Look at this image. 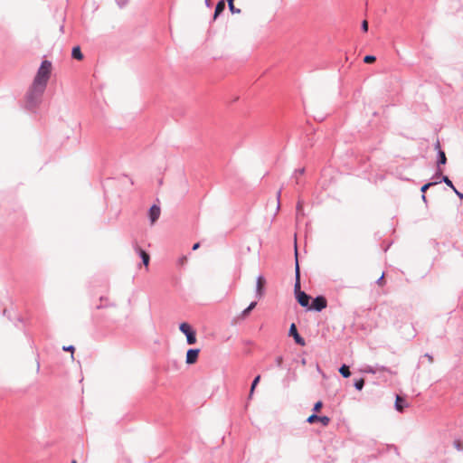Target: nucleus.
Masks as SVG:
<instances>
[{"label": "nucleus", "mask_w": 463, "mask_h": 463, "mask_svg": "<svg viewBox=\"0 0 463 463\" xmlns=\"http://www.w3.org/2000/svg\"><path fill=\"white\" fill-rule=\"evenodd\" d=\"M408 404L405 402L404 399L401 397L400 395L396 396L395 401V408L399 411H402L405 407H407Z\"/></svg>", "instance_id": "obj_12"}, {"label": "nucleus", "mask_w": 463, "mask_h": 463, "mask_svg": "<svg viewBox=\"0 0 463 463\" xmlns=\"http://www.w3.org/2000/svg\"><path fill=\"white\" fill-rule=\"evenodd\" d=\"M200 350L199 349H189L186 353V364H194L196 363L199 356Z\"/></svg>", "instance_id": "obj_6"}, {"label": "nucleus", "mask_w": 463, "mask_h": 463, "mask_svg": "<svg viewBox=\"0 0 463 463\" xmlns=\"http://www.w3.org/2000/svg\"><path fill=\"white\" fill-rule=\"evenodd\" d=\"M228 6H229V9L231 10V12H232V14H239V13H241V10H240V9L235 8V6H234V3H232V4H228Z\"/></svg>", "instance_id": "obj_23"}, {"label": "nucleus", "mask_w": 463, "mask_h": 463, "mask_svg": "<svg viewBox=\"0 0 463 463\" xmlns=\"http://www.w3.org/2000/svg\"><path fill=\"white\" fill-rule=\"evenodd\" d=\"M294 291L295 295H297L299 292H302L300 290V274H299V266L298 260L296 261V282L294 286Z\"/></svg>", "instance_id": "obj_9"}, {"label": "nucleus", "mask_w": 463, "mask_h": 463, "mask_svg": "<svg viewBox=\"0 0 463 463\" xmlns=\"http://www.w3.org/2000/svg\"><path fill=\"white\" fill-rule=\"evenodd\" d=\"M256 305H257L256 302H251L248 307L251 311L252 309L255 308Z\"/></svg>", "instance_id": "obj_32"}, {"label": "nucleus", "mask_w": 463, "mask_h": 463, "mask_svg": "<svg viewBox=\"0 0 463 463\" xmlns=\"http://www.w3.org/2000/svg\"><path fill=\"white\" fill-rule=\"evenodd\" d=\"M160 213H161V210H160L159 206L153 205L150 208L149 218H150V221H151L152 224H154L158 220V218L160 216Z\"/></svg>", "instance_id": "obj_7"}, {"label": "nucleus", "mask_w": 463, "mask_h": 463, "mask_svg": "<svg viewBox=\"0 0 463 463\" xmlns=\"http://www.w3.org/2000/svg\"><path fill=\"white\" fill-rule=\"evenodd\" d=\"M289 335L293 336L297 344L304 346L306 345L305 340L299 335L295 324H291L289 328Z\"/></svg>", "instance_id": "obj_5"}, {"label": "nucleus", "mask_w": 463, "mask_h": 463, "mask_svg": "<svg viewBox=\"0 0 463 463\" xmlns=\"http://www.w3.org/2000/svg\"><path fill=\"white\" fill-rule=\"evenodd\" d=\"M250 313V310L249 309V307H247L246 309H244L242 312H241V317L242 318H245L249 316V314Z\"/></svg>", "instance_id": "obj_26"}, {"label": "nucleus", "mask_w": 463, "mask_h": 463, "mask_svg": "<svg viewBox=\"0 0 463 463\" xmlns=\"http://www.w3.org/2000/svg\"><path fill=\"white\" fill-rule=\"evenodd\" d=\"M265 279L261 276H260L257 279V295L259 298H261L263 296V288L265 286Z\"/></svg>", "instance_id": "obj_10"}, {"label": "nucleus", "mask_w": 463, "mask_h": 463, "mask_svg": "<svg viewBox=\"0 0 463 463\" xmlns=\"http://www.w3.org/2000/svg\"><path fill=\"white\" fill-rule=\"evenodd\" d=\"M425 356L428 358V361L430 363H433V356L432 355L427 354H425Z\"/></svg>", "instance_id": "obj_33"}, {"label": "nucleus", "mask_w": 463, "mask_h": 463, "mask_svg": "<svg viewBox=\"0 0 463 463\" xmlns=\"http://www.w3.org/2000/svg\"><path fill=\"white\" fill-rule=\"evenodd\" d=\"M455 192V194L459 197V198H462L463 199V194L459 193L456 188L455 190H453Z\"/></svg>", "instance_id": "obj_34"}, {"label": "nucleus", "mask_w": 463, "mask_h": 463, "mask_svg": "<svg viewBox=\"0 0 463 463\" xmlns=\"http://www.w3.org/2000/svg\"><path fill=\"white\" fill-rule=\"evenodd\" d=\"M454 444H455V447H456L457 449H458V450L463 449V444L461 443V441L456 440L454 442Z\"/></svg>", "instance_id": "obj_27"}, {"label": "nucleus", "mask_w": 463, "mask_h": 463, "mask_svg": "<svg viewBox=\"0 0 463 463\" xmlns=\"http://www.w3.org/2000/svg\"><path fill=\"white\" fill-rule=\"evenodd\" d=\"M302 209H303V203H302V202L298 201V205H297V211L300 212V211H302Z\"/></svg>", "instance_id": "obj_31"}, {"label": "nucleus", "mask_w": 463, "mask_h": 463, "mask_svg": "<svg viewBox=\"0 0 463 463\" xmlns=\"http://www.w3.org/2000/svg\"><path fill=\"white\" fill-rule=\"evenodd\" d=\"M436 147L437 148H439V142L438 141L437 144H436Z\"/></svg>", "instance_id": "obj_40"}, {"label": "nucleus", "mask_w": 463, "mask_h": 463, "mask_svg": "<svg viewBox=\"0 0 463 463\" xmlns=\"http://www.w3.org/2000/svg\"><path fill=\"white\" fill-rule=\"evenodd\" d=\"M137 250L138 251L142 260L143 264L147 267L149 265L150 257L148 253H146L144 250H142L140 247H137Z\"/></svg>", "instance_id": "obj_13"}, {"label": "nucleus", "mask_w": 463, "mask_h": 463, "mask_svg": "<svg viewBox=\"0 0 463 463\" xmlns=\"http://www.w3.org/2000/svg\"><path fill=\"white\" fill-rule=\"evenodd\" d=\"M439 164L445 165L447 162V157H446L445 153L443 151L439 150Z\"/></svg>", "instance_id": "obj_19"}, {"label": "nucleus", "mask_w": 463, "mask_h": 463, "mask_svg": "<svg viewBox=\"0 0 463 463\" xmlns=\"http://www.w3.org/2000/svg\"><path fill=\"white\" fill-rule=\"evenodd\" d=\"M362 29L364 32L368 31V22L366 20L363 21L362 23Z\"/></svg>", "instance_id": "obj_28"}, {"label": "nucleus", "mask_w": 463, "mask_h": 463, "mask_svg": "<svg viewBox=\"0 0 463 463\" xmlns=\"http://www.w3.org/2000/svg\"><path fill=\"white\" fill-rule=\"evenodd\" d=\"M228 4H232L234 0H227Z\"/></svg>", "instance_id": "obj_39"}, {"label": "nucleus", "mask_w": 463, "mask_h": 463, "mask_svg": "<svg viewBox=\"0 0 463 463\" xmlns=\"http://www.w3.org/2000/svg\"><path fill=\"white\" fill-rule=\"evenodd\" d=\"M322 407H323V402L321 401H318L317 402L315 403L313 411L315 412H319L320 410L322 409Z\"/></svg>", "instance_id": "obj_21"}, {"label": "nucleus", "mask_w": 463, "mask_h": 463, "mask_svg": "<svg viewBox=\"0 0 463 463\" xmlns=\"http://www.w3.org/2000/svg\"><path fill=\"white\" fill-rule=\"evenodd\" d=\"M52 65L50 61H43L33 79L27 98L28 101L34 104L44 92L50 80Z\"/></svg>", "instance_id": "obj_1"}, {"label": "nucleus", "mask_w": 463, "mask_h": 463, "mask_svg": "<svg viewBox=\"0 0 463 463\" xmlns=\"http://www.w3.org/2000/svg\"><path fill=\"white\" fill-rule=\"evenodd\" d=\"M307 421L310 424H313L317 421L320 422L323 426H327L330 422V418L327 416H317L316 414L310 415Z\"/></svg>", "instance_id": "obj_4"}, {"label": "nucleus", "mask_w": 463, "mask_h": 463, "mask_svg": "<svg viewBox=\"0 0 463 463\" xmlns=\"http://www.w3.org/2000/svg\"><path fill=\"white\" fill-rule=\"evenodd\" d=\"M364 385V380L363 378L356 380L354 383V387L359 391L363 389Z\"/></svg>", "instance_id": "obj_18"}, {"label": "nucleus", "mask_w": 463, "mask_h": 463, "mask_svg": "<svg viewBox=\"0 0 463 463\" xmlns=\"http://www.w3.org/2000/svg\"><path fill=\"white\" fill-rule=\"evenodd\" d=\"M443 182L449 186L452 190H455V186L448 176H443Z\"/></svg>", "instance_id": "obj_22"}, {"label": "nucleus", "mask_w": 463, "mask_h": 463, "mask_svg": "<svg viewBox=\"0 0 463 463\" xmlns=\"http://www.w3.org/2000/svg\"><path fill=\"white\" fill-rule=\"evenodd\" d=\"M339 373L344 376V377H349L350 376V370H349V367L345 364L342 365L339 369Z\"/></svg>", "instance_id": "obj_16"}, {"label": "nucleus", "mask_w": 463, "mask_h": 463, "mask_svg": "<svg viewBox=\"0 0 463 463\" xmlns=\"http://www.w3.org/2000/svg\"><path fill=\"white\" fill-rule=\"evenodd\" d=\"M71 463H77V461L76 460H72Z\"/></svg>", "instance_id": "obj_42"}, {"label": "nucleus", "mask_w": 463, "mask_h": 463, "mask_svg": "<svg viewBox=\"0 0 463 463\" xmlns=\"http://www.w3.org/2000/svg\"><path fill=\"white\" fill-rule=\"evenodd\" d=\"M260 380V375L256 376L255 379L253 380L251 387H250V396L252 395V393H253L257 384L259 383Z\"/></svg>", "instance_id": "obj_17"}, {"label": "nucleus", "mask_w": 463, "mask_h": 463, "mask_svg": "<svg viewBox=\"0 0 463 463\" xmlns=\"http://www.w3.org/2000/svg\"><path fill=\"white\" fill-rule=\"evenodd\" d=\"M296 296V298L300 306L302 307H308L309 304V296L306 294L304 291L298 293Z\"/></svg>", "instance_id": "obj_8"}, {"label": "nucleus", "mask_w": 463, "mask_h": 463, "mask_svg": "<svg viewBox=\"0 0 463 463\" xmlns=\"http://www.w3.org/2000/svg\"><path fill=\"white\" fill-rule=\"evenodd\" d=\"M276 363H277V365H278V366H280V365L282 364V363H283V358H282V356H278V357L276 358Z\"/></svg>", "instance_id": "obj_30"}, {"label": "nucleus", "mask_w": 463, "mask_h": 463, "mask_svg": "<svg viewBox=\"0 0 463 463\" xmlns=\"http://www.w3.org/2000/svg\"><path fill=\"white\" fill-rule=\"evenodd\" d=\"M278 198H279L280 196V191L278 192V194H277Z\"/></svg>", "instance_id": "obj_41"}, {"label": "nucleus", "mask_w": 463, "mask_h": 463, "mask_svg": "<svg viewBox=\"0 0 463 463\" xmlns=\"http://www.w3.org/2000/svg\"><path fill=\"white\" fill-rule=\"evenodd\" d=\"M433 184H435V183H428L421 187L420 191L424 194L427 189H429Z\"/></svg>", "instance_id": "obj_25"}, {"label": "nucleus", "mask_w": 463, "mask_h": 463, "mask_svg": "<svg viewBox=\"0 0 463 463\" xmlns=\"http://www.w3.org/2000/svg\"><path fill=\"white\" fill-rule=\"evenodd\" d=\"M179 329L184 335H185L189 345H194L196 343V332L193 329L190 324L186 322L181 323Z\"/></svg>", "instance_id": "obj_2"}, {"label": "nucleus", "mask_w": 463, "mask_h": 463, "mask_svg": "<svg viewBox=\"0 0 463 463\" xmlns=\"http://www.w3.org/2000/svg\"><path fill=\"white\" fill-rule=\"evenodd\" d=\"M224 8H225V2H224V0L219 1L217 5H216V7H215V12H214L213 19H216L222 13Z\"/></svg>", "instance_id": "obj_14"}, {"label": "nucleus", "mask_w": 463, "mask_h": 463, "mask_svg": "<svg viewBox=\"0 0 463 463\" xmlns=\"http://www.w3.org/2000/svg\"><path fill=\"white\" fill-rule=\"evenodd\" d=\"M63 350H64V351H70V352H71V357L73 358L74 347H73L72 345H70V346H64V347H63Z\"/></svg>", "instance_id": "obj_29"}, {"label": "nucleus", "mask_w": 463, "mask_h": 463, "mask_svg": "<svg viewBox=\"0 0 463 463\" xmlns=\"http://www.w3.org/2000/svg\"><path fill=\"white\" fill-rule=\"evenodd\" d=\"M327 305L326 299L322 297H317L313 302L309 309H314L316 311H321L322 309L326 308Z\"/></svg>", "instance_id": "obj_3"}, {"label": "nucleus", "mask_w": 463, "mask_h": 463, "mask_svg": "<svg viewBox=\"0 0 463 463\" xmlns=\"http://www.w3.org/2000/svg\"><path fill=\"white\" fill-rule=\"evenodd\" d=\"M199 247H200V244L197 242V243H195V244L193 246V250H195L199 249Z\"/></svg>", "instance_id": "obj_35"}, {"label": "nucleus", "mask_w": 463, "mask_h": 463, "mask_svg": "<svg viewBox=\"0 0 463 463\" xmlns=\"http://www.w3.org/2000/svg\"><path fill=\"white\" fill-rule=\"evenodd\" d=\"M99 302H100L99 305L97 306L98 309L115 307V305L113 303L109 302V299L108 297H101L99 298Z\"/></svg>", "instance_id": "obj_11"}, {"label": "nucleus", "mask_w": 463, "mask_h": 463, "mask_svg": "<svg viewBox=\"0 0 463 463\" xmlns=\"http://www.w3.org/2000/svg\"><path fill=\"white\" fill-rule=\"evenodd\" d=\"M298 173H299V175H303L304 174V169H299Z\"/></svg>", "instance_id": "obj_37"}, {"label": "nucleus", "mask_w": 463, "mask_h": 463, "mask_svg": "<svg viewBox=\"0 0 463 463\" xmlns=\"http://www.w3.org/2000/svg\"><path fill=\"white\" fill-rule=\"evenodd\" d=\"M205 4L207 6H210L211 5V0H205Z\"/></svg>", "instance_id": "obj_36"}, {"label": "nucleus", "mask_w": 463, "mask_h": 463, "mask_svg": "<svg viewBox=\"0 0 463 463\" xmlns=\"http://www.w3.org/2000/svg\"><path fill=\"white\" fill-rule=\"evenodd\" d=\"M376 60V58L373 55H366L364 58V61L365 63H373Z\"/></svg>", "instance_id": "obj_20"}, {"label": "nucleus", "mask_w": 463, "mask_h": 463, "mask_svg": "<svg viewBox=\"0 0 463 463\" xmlns=\"http://www.w3.org/2000/svg\"><path fill=\"white\" fill-rule=\"evenodd\" d=\"M377 284L380 286V287H383L384 284H385V280H384V273H383L381 275V277L379 278V279L377 280Z\"/></svg>", "instance_id": "obj_24"}, {"label": "nucleus", "mask_w": 463, "mask_h": 463, "mask_svg": "<svg viewBox=\"0 0 463 463\" xmlns=\"http://www.w3.org/2000/svg\"><path fill=\"white\" fill-rule=\"evenodd\" d=\"M71 55L74 59L81 61L83 59V54L79 46H76L72 49Z\"/></svg>", "instance_id": "obj_15"}, {"label": "nucleus", "mask_w": 463, "mask_h": 463, "mask_svg": "<svg viewBox=\"0 0 463 463\" xmlns=\"http://www.w3.org/2000/svg\"><path fill=\"white\" fill-rule=\"evenodd\" d=\"M421 197H422V200H423L424 202H426V196H425V194H422V196H421Z\"/></svg>", "instance_id": "obj_38"}]
</instances>
